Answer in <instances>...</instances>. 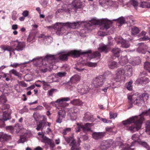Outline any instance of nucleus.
Here are the masks:
<instances>
[{"mask_svg":"<svg viewBox=\"0 0 150 150\" xmlns=\"http://www.w3.org/2000/svg\"><path fill=\"white\" fill-rule=\"evenodd\" d=\"M132 139L134 142H138L140 141L139 139V136L138 134H134L132 135Z\"/></svg>","mask_w":150,"mask_h":150,"instance_id":"603ef678","label":"nucleus"},{"mask_svg":"<svg viewBox=\"0 0 150 150\" xmlns=\"http://www.w3.org/2000/svg\"><path fill=\"white\" fill-rule=\"evenodd\" d=\"M25 46V43L23 42H18L16 46L15 50L17 51L22 50Z\"/></svg>","mask_w":150,"mask_h":150,"instance_id":"c756f323","label":"nucleus"},{"mask_svg":"<svg viewBox=\"0 0 150 150\" xmlns=\"http://www.w3.org/2000/svg\"><path fill=\"white\" fill-rule=\"evenodd\" d=\"M66 74V73L64 72H59L58 73L56 74L57 77L58 78V77H62L65 76Z\"/></svg>","mask_w":150,"mask_h":150,"instance_id":"052dcab7","label":"nucleus"},{"mask_svg":"<svg viewBox=\"0 0 150 150\" xmlns=\"http://www.w3.org/2000/svg\"><path fill=\"white\" fill-rule=\"evenodd\" d=\"M84 3L79 0H74L69 6V12H76L78 9L82 8L84 6Z\"/></svg>","mask_w":150,"mask_h":150,"instance_id":"39448f33","label":"nucleus"},{"mask_svg":"<svg viewBox=\"0 0 150 150\" xmlns=\"http://www.w3.org/2000/svg\"><path fill=\"white\" fill-rule=\"evenodd\" d=\"M6 50V51L10 52V56H11V54H12V53H13L14 54H15V53L14 52V50L12 47H11V46H9L8 45H7Z\"/></svg>","mask_w":150,"mask_h":150,"instance_id":"864d4df0","label":"nucleus"},{"mask_svg":"<svg viewBox=\"0 0 150 150\" xmlns=\"http://www.w3.org/2000/svg\"><path fill=\"white\" fill-rule=\"evenodd\" d=\"M146 32L144 31H142L139 34V35L141 38L140 39V40L143 41H146L149 39V37L146 36Z\"/></svg>","mask_w":150,"mask_h":150,"instance_id":"e433bc0d","label":"nucleus"},{"mask_svg":"<svg viewBox=\"0 0 150 150\" xmlns=\"http://www.w3.org/2000/svg\"><path fill=\"white\" fill-rule=\"evenodd\" d=\"M93 115L89 112H87L85 113L83 118V120L85 121H92L93 120Z\"/></svg>","mask_w":150,"mask_h":150,"instance_id":"7c9ffc66","label":"nucleus"},{"mask_svg":"<svg viewBox=\"0 0 150 150\" xmlns=\"http://www.w3.org/2000/svg\"><path fill=\"white\" fill-rule=\"evenodd\" d=\"M59 110L58 115L62 117V118H64L66 115L65 111L64 110V108L60 109Z\"/></svg>","mask_w":150,"mask_h":150,"instance_id":"a18cd8bd","label":"nucleus"},{"mask_svg":"<svg viewBox=\"0 0 150 150\" xmlns=\"http://www.w3.org/2000/svg\"><path fill=\"white\" fill-rule=\"evenodd\" d=\"M40 3L42 6L44 8L47 6L48 4V2L46 0H41Z\"/></svg>","mask_w":150,"mask_h":150,"instance_id":"13d9d810","label":"nucleus"},{"mask_svg":"<svg viewBox=\"0 0 150 150\" xmlns=\"http://www.w3.org/2000/svg\"><path fill=\"white\" fill-rule=\"evenodd\" d=\"M82 52L81 50H71L67 52L64 50L58 52L56 55H47L44 59L42 58H34L33 60L40 62L41 65L40 70L43 73L46 72L47 70V67L50 69H53V66L55 63L57 62L59 60L65 61L67 59L68 56H79L82 54Z\"/></svg>","mask_w":150,"mask_h":150,"instance_id":"f257e3e1","label":"nucleus"},{"mask_svg":"<svg viewBox=\"0 0 150 150\" xmlns=\"http://www.w3.org/2000/svg\"><path fill=\"white\" fill-rule=\"evenodd\" d=\"M124 69L125 73V76L130 77L132 75L133 70L131 65H126L124 67Z\"/></svg>","mask_w":150,"mask_h":150,"instance_id":"aec40b11","label":"nucleus"},{"mask_svg":"<svg viewBox=\"0 0 150 150\" xmlns=\"http://www.w3.org/2000/svg\"><path fill=\"white\" fill-rule=\"evenodd\" d=\"M79 113V109L76 107H73L68 110V114L72 120H75Z\"/></svg>","mask_w":150,"mask_h":150,"instance_id":"1a4fd4ad","label":"nucleus"},{"mask_svg":"<svg viewBox=\"0 0 150 150\" xmlns=\"http://www.w3.org/2000/svg\"><path fill=\"white\" fill-rule=\"evenodd\" d=\"M41 84L42 85L43 88L45 90H47L50 88V84L44 81L38 80L35 83V85L37 87H40Z\"/></svg>","mask_w":150,"mask_h":150,"instance_id":"6ab92c4d","label":"nucleus"},{"mask_svg":"<svg viewBox=\"0 0 150 150\" xmlns=\"http://www.w3.org/2000/svg\"><path fill=\"white\" fill-rule=\"evenodd\" d=\"M132 81H129L127 84V88L129 90H131L132 89Z\"/></svg>","mask_w":150,"mask_h":150,"instance_id":"e2e57ef3","label":"nucleus"},{"mask_svg":"<svg viewBox=\"0 0 150 150\" xmlns=\"http://www.w3.org/2000/svg\"><path fill=\"white\" fill-rule=\"evenodd\" d=\"M128 61L127 56H121L119 59V62L122 65H124L127 63Z\"/></svg>","mask_w":150,"mask_h":150,"instance_id":"473e14b6","label":"nucleus"},{"mask_svg":"<svg viewBox=\"0 0 150 150\" xmlns=\"http://www.w3.org/2000/svg\"><path fill=\"white\" fill-rule=\"evenodd\" d=\"M67 26L69 28L73 29H76L78 28L80 26V24L79 22H74L73 23H69L67 22L64 23H56L53 25L48 27L49 28H53L57 31L56 33L57 35H60L64 33V27Z\"/></svg>","mask_w":150,"mask_h":150,"instance_id":"f03ea898","label":"nucleus"},{"mask_svg":"<svg viewBox=\"0 0 150 150\" xmlns=\"http://www.w3.org/2000/svg\"><path fill=\"white\" fill-rule=\"evenodd\" d=\"M11 138L9 135H7L2 132H0V140L2 139L4 140H7Z\"/></svg>","mask_w":150,"mask_h":150,"instance_id":"58836bf2","label":"nucleus"},{"mask_svg":"<svg viewBox=\"0 0 150 150\" xmlns=\"http://www.w3.org/2000/svg\"><path fill=\"white\" fill-rule=\"evenodd\" d=\"M149 81V79L146 77H141L139 78L137 80V82L139 83L144 84L148 83Z\"/></svg>","mask_w":150,"mask_h":150,"instance_id":"393cba45","label":"nucleus"},{"mask_svg":"<svg viewBox=\"0 0 150 150\" xmlns=\"http://www.w3.org/2000/svg\"><path fill=\"white\" fill-rule=\"evenodd\" d=\"M107 83V84L105 85V87L102 89V90L105 93L107 92L108 89L112 87L114 85V83L113 82H111L110 81H108Z\"/></svg>","mask_w":150,"mask_h":150,"instance_id":"72a5a7b5","label":"nucleus"},{"mask_svg":"<svg viewBox=\"0 0 150 150\" xmlns=\"http://www.w3.org/2000/svg\"><path fill=\"white\" fill-rule=\"evenodd\" d=\"M144 68L146 70L150 73V62H146L144 64Z\"/></svg>","mask_w":150,"mask_h":150,"instance_id":"8fccbe9b","label":"nucleus"},{"mask_svg":"<svg viewBox=\"0 0 150 150\" xmlns=\"http://www.w3.org/2000/svg\"><path fill=\"white\" fill-rule=\"evenodd\" d=\"M65 140L68 143H69L71 141V142L70 144V146H71V150H80L79 147L80 144H76L75 140L73 139V137H64Z\"/></svg>","mask_w":150,"mask_h":150,"instance_id":"6e6552de","label":"nucleus"},{"mask_svg":"<svg viewBox=\"0 0 150 150\" xmlns=\"http://www.w3.org/2000/svg\"><path fill=\"white\" fill-rule=\"evenodd\" d=\"M140 144L143 147L147 148L149 147V145L148 144L145 142L140 141L139 142Z\"/></svg>","mask_w":150,"mask_h":150,"instance_id":"0e129e2a","label":"nucleus"},{"mask_svg":"<svg viewBox=\"0 0 150 150\" xmlns=\"http://www.w3.org/2000/svg\"><path fill=\"white\" fill-rule=\"evenodd\" d=\"M22 127L19 124H16L14 127L11 126H8L6 127V129L9 130L12 133L15 132L16 133H19Z\"/></svg>","mask_w":150,"mask_h":150,"instance_id":"f3484780","label":"nucleus"},{"mask_svg":"<svg viewBox=\"0 0 150 150\" xmlns=\"http://www.w3.org/2000/svg\"><path fill=\"white\" fill-rule=\"evenodd\" d=\"M97 64L96 63H92L91 62H88L85 63V65L89 67H95L97 66Z\"/></svg>","mask_w":150,"mask_h":150,"instance_id":"4d7b16f0","label":"nucleus"},{"mask_svg":"<svg viewBox=\"0 0 150 150\" xmlns=\"http://www.w3.org/2000/svg\"><path fill=\"white\" fill-rule=\"evenodd\" d=\"M80 80V76L78 75H76L72 77L70 79V81L72 83H76Z\"/></svg>","mask_w":150,"mask_h":150,"instance_id":"c9c22d12","label":"nucleus"},{"mask_svg":"<svg viewBox=\"0 0 150 150\" xmlns=\"http://www.w3.org/2000/svg\"><path fill=\"white\" fill-rule=\"evenodd\" d=\"M71 130V129L70 128H67L64 129L62 132V134L64 135H65L68 133L70 132Z\"/></svg>","mask_w":150,"mask_h":150,"instance_id":"69168bd1","label":"nucleus"},{"mask_svg":"<svg viewBox=\"0 0 150 150\" xmlns=\"http://www.w3.org/2000/svg\"><path fill=\"white\" fill-rule=\"evenodd\" d=\"M108 67L110 69H114L117 67H118V64L116 62L111 61L109 62Z\"/></svg>","mask_w":150,"mask_h":150,"instance_id":"4c0bfd02","label":"nucleus"},{"mask_svg":"<svg viewBox=\"0 0 150 150\" xmlns=\"http://www.w3.org/2000/svg\"><path fill=\"white\" fill-rule=\"evenodd\" d=\"M48 80L49 83H52L53 82H57L59 81L56 74H54L49 76L48 78Z\"/></svg>","mask_w":150,"mask_h":150,"instance_id":"2f4dec72","label":"nucleus"},{"mask_svg":"<svg viewBox=\"0 0 150 150\" xmlns=\"http://www.w3.org/2000/svg\"><path fill=\"white\" fill-rule=\"evenodd\" d=\"M138 48L137 49V51L140 53L145 54L146 52V46L143 43H140L137 44Z\"/></svg>","mask_w":150,"mask_h":150,"instance_id":"412c9836","label":"nucleus"},{"mask_svg":"<svg viewBox=\"0 0 150 150\" xmlns=\"http://www.w3.org/2000/svg\"><path fill=\"white\" fill-rule=\"evenodd\" d=\"M112 52L113 55L117 57L120 56V54L122 52V51L120 48L117 47L113 48Z\"/></svg>","mask_w":150,"mask_h":150,"instance_id":"cd10ccee","label":"nucleus"},{"mask_svg":"<svg viewBox=\"0 0 150 150\" xmlns=\"http://www.w3.org/2000/svg\"><path fill=\"white\" fill-rule=\"evenodd\" d=\"M104 132H94L92 134L93 138L96 139L101 138L105 135Z\"/></svg>","mask_w":150,"mask_h":150,"instance_id":"b1692460","label":"nucleus"},{"mask_svg":"<svg viewBox=\"0 0 150 150\" xmlns=\"http://www.w3.org/2000/svg\"><path fill=\"white\" fill-rule=\"evenodd\" d=\"M107 1V0H99V4L100 5L104 7L105 8H107L108 7L106 6L107 5L106 4Z\"/></svg>","mask_w":150,"mask_h":150,"instance_id":"5fc2aeb1","label":"nucleus"},{"mask_svg":"<svg viewBox=\"0 0 150 150\" xmlns=\"http://www.w3.org/2000/svg\"><path fill=\"white\" fill-rule=\"evenodd\" d=\"M134 145V143L132 142L131 146H128L127 147L126 146L124 145L123 144H121L120 145V148L122 149V150H133L132 148H131L130 146H132Z\"/></svg>","mask_w":150,"mask_h":150,"instance_id":"c03bdc74","label":"nucleus"},{"mask_svg":"<svg viewBox=\"0 0 150 150\" xmlns=\"http://www.w3.org/2000/svg\"><path fill=\"white\" fill-rule=\"evenodd\" d=\"M126 20L125 18H124L122 16L120 17L117 19H113L112 20H110L112 21V23L110 24V25L112 23L113 21H115L117 23H118L120 25L123 24L125 22Z\"/></svg>","mask_w":150,"mask_h":150,"instance_id":"bb28decb","label":"nucleus"},{"mask_svg":"<svg viewBox=\"0 0 150 150\" xmlns=\"http://www.w3.org/2000/svg\"><path fill=\"white\" fill-rule=\"evenodd\" d=\"M140 6L142 8H150V3L148 2H141Z\"/></svg>","mask_w":150,"mask_h":150,"instance_id":"79ce46f5","label":"nucleus"},{"mask_svg":"<svg viewBox=\"0 0 150 150\" xmlns=\"http://www.w3.org/2000/svg\"><path fill=\"white\" fill-rule=\"evenodd\" d=\"M125 18L126 19L125 22H129L130 24L134 22L132 16H128L125 17Z\"/></svg>","mask_w":150,"mask_h":150,"instance_id":"bf43d9fd","label":"nucleus"},{"mask_svg":"<svg viewBox=\"0 0 150 150\" xmlns=\"http://www.w3.org/2000/svg\"><path fill=\"white\" fill-rule=\"evenodd\" d=\"M98 50L101 52H107L109 49V48L106 45L102 43H101L99 45V47L98 48Z\"/></svg>","mask_w":150,"mask_h":150,"instance_id":"c85d7f7f","label":"nucleus"},{"mask_svg":"<svg viewBox=\"0 0 150 150\" xmlns=\"http://www.w3.org/2000/svg\"><path fill=\"white\" fill-rule=\"evenodd\" d=\"M18 41L17 40L11 41L10 42L11 46L12 47H16L18 43Z\"/></svg>","mask_w":150,"mask_h":150,"instance_id":"774afa93","label":"nucleus"},{"mask_svg":"<svg viewBox=\"0 0 150 150\" xmlns=\"http://www.w3.org/2000/svg\"><path fill=\"white\" fill-rule=\"evenodd\" d=\"M116 79H118L117 81L124 80L125 79V73L124 68L118 69L116 71Z\"/></svg>","mask_w":150,"mask_h":150,"instance_id":"9b49d317","label":"nucleus"},{"mask_svg":"<svg viewBox=\"0 0 150 150\" xmlns=\"http://www.w3.org/2000/svg\"><path fill=\"white\" fill-rule=\"evenodd\" d=\"M70 103L73 105L78 106H81L83 104V102L79 99H74L73 100L71 101Z\"/></svg>","mask_w":150,"mask_h":150,"instance_id":"ea45409f","label":"nucleus"},{"mask_svg":"<svg viewBox=\"0 0 150 150\" xmlns=\"http://www.w3.org/2000/svg\"><path fill=\"white\" fill-rule=\"evenodd\" d=\"M70 99L68 97H63L57 100L54 103H56L58 106L57 108L58 109L64 108L65 107L68 105V104L66 102L69 101ZM54 103V102H52V104Z\"/></svg>","mask_w":150,"mask_h":150,"instance_id":"423d86ee","label":"nucleus"},{"mask_svg":"<svg viewBox=\"0 0 150 150\" xmlns=\"http://www.w3.org/2000/svg\"><path fill=\"white\" fill-rule=\"evenodd\" d=\"M34 39V37L33 36L29 35L27 39V41L28 42L32 43L34 42L33 40Z\"/></svg>","mask_w":150,"mask_h":150,"instance_id":"338daca9","label":"nucleus"},{"mask_svg":"<svg viewBox=\"0 0 150 150\" xmlns=\"http://www.w3.org/2000/svg\"><path fill=\"white\" fill-rule=\"evenodd\" d=\"M115 40L117 44H121V47L123 48H127L129 47L130 44L128 40H125L120 37H117L115 38Z\"/></svg>","mask_w":150,"mask_h":150,"instance_id":"f8f14e48","label":"nucleus"},{"mask_svg":"<svg viewBox=\"0 0 150 150\" xmlns=\"http://www.w3.org/2000/svg\"><path fill=\"white\" fill-rule=\"evenodd\" d=\"M7 101L6 97L3 96L0 97V104L1 105V108H0V111L1 110H8L9 108V105L7 104H5L4 103Z\"/></svg>","mask_w":150,"mask_h":150,"instance_id":"a211bd4d","label":"nucleus"},{"mask_svg":"<svg viewBox=\"0 0 150 150\" xmlns=\"http://www.w3.org/2000/svg\"><path fill=\"white\" fill-rule=\"evenodd\" d=\"M43 120H42L38 122V123L36 129L38 131H39L42 127V126L44 125V126H50V123L48 122H46L47 118L44 115L42 116Z\"/></svg>","mask_w":150,"mask_h":150,"instance_id":"dca6fc26","label":"nucleus"},{"mask_svg":"<svg viewBox=\"0 0 150 150\" xmlns=\"http://www.w3.org/2000/svg\"><path fill=\"white\" fill-rule=\"evenodd\" d=\"M86 131L85 132H83L84 133V134H83V133H81V137H78V142L79 144V143L81 142V141L80 140V138H82L84 140H87L88 139V137L86 135Z\"/></svg>","mask_w":150,"mask_h":150,"instance_id":"de8ad7c7","label":"nucleus"},{"mask_svg":"<svg viewBox=\"0 0 150 150\" xmlns=\"http://www.w3.org/2000/svg\"><path fill=\"white\" fill-rule=\"evenodd\" d=\"M106 4L107 5L106 6L108 7V8L110 6H115V5L116 4V2H114L111 0H108L106 2Z\"/></svg>","mask_w":150,"mask_h":150,"instance_id":"3c124183","label":"nucleus"},{"mask_svg":"<svg viewBox=\"0 0 150 150\" xmlns=\"http://www.w3.org/2000/svg\"><path fill=\"white\" fill-rule=\"evenodd\" d=\"M77 89L78 92L81 94H83L87 93L90 90L89 88L87 85L79 84L77 87Z\"/></svg>","mask_w":150,"mask_h":150,"instance_id":"ddd939ff","label":"nucleus"},{"mask_svg":"<svg viewBox=\"0 0 150 150\" xmlns=\"http://www.w3.org/2000/svg\"><path fill=\"white\" fill-rule=\"evenodd\" d=\"M43 142L45 144L49 145L50 147L51 148H53L55 146L52 140L47 137L43 138Z\"/></svg>","mask_w":150,"mask_h":150,"instance_id":"a878e982","label":"nucleus"},{"mask_svg":"<svg viewBox=\"0 0 150 150\" xmlns=\"http://www.w3.org/2000/svg\"><path fill=\"white\" fill-rule=\"evenodd\" d=\"M141 95V98L144 100L145 99L146 100H147L149 96V94L146 93H144L141 95Z\"/></svg>","mask_w":150,"mask_h":150,"instance_id":"6e6d98bb","label":"nucleus"},{"mask_svg":"<svg viewBox=\"0 0 150 150\" xmlns=\"http://www.w3.org/2000/svg\"><path fill=\"white\" fill-rule=\"evenodd\" d=\"M39 38L42 39L43 40L46 42L47 41L48 43H50L52 41L53 38L50 36H46L44 34H42L40 35L39 36Z\"/></svg>","mask_w":150,"mask_h":150,"instance_id":"5701e85b","label":"nucleus"},{"mask_svg":"<svg viewBox=\"0 0 150 150\" xmlns=\"http://www.w3.org/2000/svg\"><path fill=\"white\" fill-rule=\"evenodd\" d=\"M11 113V110H8L3 112L2 119L4 121H7L11 119L10 115Z\"/></svg>","mask_w":150,"mask_h":150,"instance_id":"4be33fe9","label":"nucleus"},{"mask_svg":"<svg viewBox=\"0 0 150 150\" xmlns=\"http://www.w3.org/2000/svg\"><path fill=\"white\" fill-rule=\"evenodd\" d=\"M129 102L130 104H133L139 106L144 104V101L138 93H135L132 96H128Z\"/></svg>","mask_w":150,"mask_h":150,"instance_id":"20e7f679","label":"nucleus"},{"mask_svg":"<svg viewBox=\"0 0 150 150\" xmlns=\"http://www.w3.org/2000/svg\"><path fill=\"white\" fill-rule=\"evenodd\" d=\"M0 87H1V88L0 89L1 91L5 94L7 93V91L9 90V88L7 84H1V85Z\"/></svg>","mask_w":150,"mask_h":150,"instance_id":"f704fd0d","label":"nucleus"},{"mask_svg":"<svg viewBox=\"0 0 150 150\" xmlns=\"http://www.w3.org/2000/svg\"><path fill=\"white\" fill-rule=\"evenodd\" d=\"M112 21L107 18L103 19L101 20H98L95 18H92L91 20L86 22L88 26H91L93 25H99L101 26V29L107 30L110 27V24Z\"/></svg>","mask_w":150,"mask_h":150,"instance_id":"7ed1b4c3","label":"nucleus"},{"mask_svg":"<svg viewBox=\"0 0 150 150\" xmlns=\"http://www.w3.org/2000/svg\"><path fill=\"white\" fill-rule=\"evenodd\" d=\"M139 29L136 27H133L131 28V33L132 35H135L138 34L139 32Z\"/></svg>","mask_w":150,"mask_h":150,"instance_id":"37998d69","label":"nucleus"},{"mask_svg":"<svg viewBox=\"0 0 150 150\" xmlns=\"http://www.w3.org/2000/svg\"><path fill=\"white\" fill-rule=\"evenodd\" d=\"M106 81V79L104 76H99L93 80L92 84L95 87H101L102 86Z\"/></svg>","mask_w":150,"mask_h":150,"instance_id":"0eeeda50","label":"nucleus"},{"mask_svg":"<svg viewBox=\"0 0 150 150\" xmlns=\"http://www.w3.org/2000/svg\"><path fill=\"white\" fill-rule=\"evenodd\" d=\"M145 132L142 133L143 129H141L140 131V134L142 137H147L148 136L150 135V122L148 121L146 122L145 124Z\"/></svg>","mask_w":150,"mask_h":150,"instance_id":"4468645a","label":"nucleus"},{"mask_svg":"<svg viewBox=\"0 0 150 150\" xmlns=\"http://www.w3.org/2000/svg\"><path fill=\"white\" fill-rule=\"evenodd\" d=\"M33 59L32 60H30L28 61L25 62L24 63H21L20 64H19L17 63H14L12 64H11L10 66L12 67L13 68H16L20 66V65H22L23 64H28L30 63V62H33L34 64L36 66L38 67H40L41 66L40 64V62H38L36 61V60L34 61L33 59Z\"/></svg>","mask_w":150,"mask_h":150,"instance_id":"2eb2a0df","label":"nucleus"},{"mask_svg":"<svg viewBox=\"0 0 150 150\" xmlns=\"http://www.w3.org/2000/svg\"><path fill=\"white\" fill-rule=\"evenodd\" d=\"M78 126L76 128V132H78L80 131L81 129H82L83 132H86V131H90L91 130L90 127L92 126V124L86 123L85 125H80L79 123H77Z\"/></svg>","mask_w":150,"mask_h":150,"instance_id":"9d476101","label":"nucleus"},{"mask_svg":"<svg viewBox=\"0 0 150 150\" xmlns=\"http://www.w3.org/2000/svg\"><path fill=\"white\" fill-rule=\"evenodd\" d=\"M98 117L100 120L102 121L103 122L105 123H111L112 122V121L110 120H108L105 118H101L98 116Z\"/></svg>","mask_w":150,"mask_h":150,"instance_id":"680f3d73","label":"nucleus"},{"mask_svg":"<svg viewBox=\"0 0 150 150\" xmlns=\"http://www.w3.org/2000/svg\"><path fill=\"white\" fill-rule=\"evenodd\" d=\"M141 62V60L139 57L135 58L134 60L130 62L132 65H135L139 64Z\"/></svg>","mask_w":150,"mask_h":150,"instance_id":"a19ab883","label":"nucleus"},{"mask_svg":"<svg viewBox=\"0 0 150 150\" xmlns=\"http://www.w3.org/2000/svg\"><path fill=\"white\" fill-rule=\"evenodd\" d=\"M26 134H25L24 135L20 136V139L18 141V143H23L27 140V137L26 136Z\"/></svg>","mask_w":150,"mask_h":150,"instance_id":"49530a36","label":"nucleus"},{"mask_svg":"<svg viewBox=\"0 0 150 150\" xmlns=\"http://www.w3.org/2000/svg\"><path fill=\"white\" fill-rule=\"evenodd\" d=\"M11 74H13L16 76H18L19 75V73L16 70L14 69L11 70L9 71V74H7V75H9V77H11Z\"/></svg>","mask_w":150,"mask_h":150,"instance_id":"09e8293b","label":"nucleus"}]
</instances>
